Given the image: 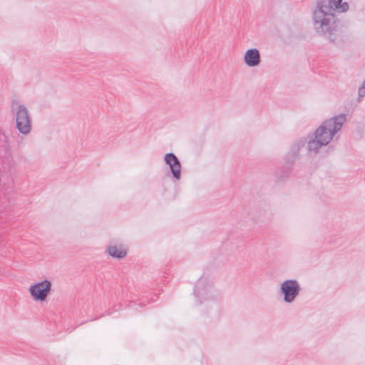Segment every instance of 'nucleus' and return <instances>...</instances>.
Returning <instances> with one entry per match:
<instances>
[{
	"mask_svg": "<svg viewBox=\"0 0 365 365\" xmlns=\"http://www.w3.org/2000/svg\"><path fill=\"white\" fill-rule=\"evenodd\" d=\"M165 160L170 165L173 176L178 179L180 176V164L176 156L173 153L167 154Z\"/></svg>",
	"mask_w": 365,
	"mask_h": 365,
	"instance_id": "423d86ee",
	"label": "nucleus"
},
{
	"mask_svg": "<svg viewBox=\"0 0 365 365\" xmlns=\"http://www.w3.org/2000/svg\"><path fill=\"white\" fill-rule=\"evenodd\" d=\"M359 93L360 96H365V82L364 83L363 86L359 88Z\"/></svg>",
	"mask_w": 365,
	"mask_h": 365,
	"instance_id": "9d476101",
	"label": "nucleus"
},
{
	"mask_svg": "<svg viewBox=\"0 0 365 365\" xmlns=\"http://www.w3.org/2000/svg\"><path fill=\"white\" fill-rule=\"evenodd\" d=\"M29 294L35 302H45L51 291V282L45 279L34 283L29 287Z\"/></svg>",
	"mask_w": 365,
	"mask_h": 365,
	"instance_id": "7ed1b4c3",
	"label": "nucleus"
},
{
	"mask_svg": "<svg viewBox=\"0 0 365 365\" xmlns=\"http://www.w3.org/2000/svg\"><path fill=\"white\" fill-rule=\"evenodd\" d=\"M245 63L250 67L257 66L260 63V54L257 49L247 50L244 56Z\"/></svg>",
	"mask_w": 365,
	"mask_h": 365,
	"instance_id": "39448f33",
	"label": "nucleus"
},
{
	"mask_svg": "<svg viewBox=\"0 0 365 365\" xmlns=\"http://www.w3.org/2000/svg\"><path fill=\"white\" fill-rule=\"evenodd\" d=\"M108 254L115 258H123L127 255V250L121 245H111L107 248Z\"/></svg>",
	"mask_w": 365,
	"mask_h": 365,
	"instance_id": "6e6552de",
	"label": "nucleus"
},
{
	"mask_svg": "<svg viewBox=\"0 0 365 365\" xmlns=\"http://www.w3.org/2000/svg\"><path fill=\"white\" fill-rule=\"evenodd\" d=\"M344 118L342 116L329 119L316 130L314 139L309 143L311 150H317L329 143L333 135L341 128Z\"/></svg>",
	"mask_w": 365,
	"mask_h": 365,
	"instance_id": "f257e3e1",
	"label": "nucleus"
},
{
	"mask_svg": "<svg viewBox=\"0 0 365 365\" xmlns=\"http://www.w3.org/2000/svg\"><path fill=\"white\" fill-rule=\"evenodd\" d=\"M298 284L295 281L287 280L282 283V290L284 294V300L286 302H292L298 292Z\"/></svg>",
	"mask_w": 365,
	"mask_h": 365,
	"instance_id": "20e7f679",
	"label": "nucleus"
},
{
	"mask_svg": "<svg viewBox=\"0 0 365 365\" xmlns=\"http://www.w3.org/2000/svg\"><path fill=\"white\" fill-rule=\"evenodd\" d=\"M332 16L331 13H325L322 9L316 10L314 14V21L321 26L327 25Z\"/></svg>",
	"mask_w": 365,
	"mask_h": 365,
	"instance_id": "0eeeda50",
	"label": "nucleus"
},
{
	"mask_svg": "<svg viewBox=\"0 0 365 365\" xmlns=\"http://www.w3.org/2000/svg\"><path fill=\"white\" fill-rule=\"evenodd\" d=\"M11 109L15 115L17 129L22 134H28L31 130V120L26 108L14 99L12 101Z\"/></svg>",
	"mask_w": 365,
	"mask_h": 365,
	"instance_id": "f03ea898",
	"label": "nucleus"
},
{
	"mask_svg": "<svg viewBox=\"0 0 365 365\" xmlns=\"http://www.w3.org/2000/svg\"><path fill=\"white\" fill-rule=\"evenodd\" d=\"M364 82H365V81H364Z\"/></svg>",
	"mask_w": 365,
	"mask_h": 365,
	"instance_id": "9b49d317",
	"label": "nucleus"
},
{
	"mask_svg": "<svg viewBox=\"0 0 365 365\" xmlns=\"http://www.w3.org/2000/svg\"><path fill=\"white\" fill-rule=\"evenodd\" d=\"M342 0H329V8L331 10H336L339 12L346 11L349 5L346 2L341 3Z\"/></svg>",
	"mask_w": 365,
	"mask_h": 365,
	"instance_id": "1a4fd4ad",
	"label": "nucleus"
}]
</instances>
